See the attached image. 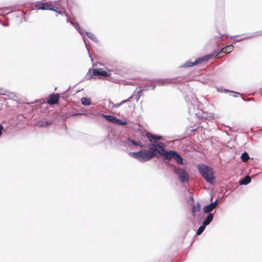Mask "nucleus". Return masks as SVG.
I'll use <instances>...</instances> for the list:
<instances>
[{
	"label": "nucleus",
	"mask_w": 262,
	"mask_h": 262,
	"mask_svg": "<svg viewBox=\"0 0 262 262\" xmlns=\"http://www.w3.org/2000/svg\"><path fill=\"white\" fill-rule=\"evenodd\" d=\"M128 122L129 121L127 119H121L116 117L114 123L117 125L122 126L127 124Z\"/></svg>",
	"instance_id": "obj_19"
},
{
	"label": "nucleus",
	"mask_w": 262,
	"mask_h": 262,
	"mask_svg": "<svg viewBox=\"0 0 262 262\" xmlns=\"http://www.w3.org/2000/svg\"><path fill=\"white\" fill-rule=\"evenodd\" d=\"M85 113V115H84V116H88V114L85 113Z\"/></svg>",
	"instance_id": "obj_51"
},
{
	"label": "nucleus",
	"mask_w": 262,
	"mask_h": 262,
	"mask_svg": "<svg viewBox=\"0 0 262 262\" xmlns=\"http://www.w3.org/2000/svg\"><path fill=\"white\" fill-rule=\"evenodd\" d=\"M216 89V91L219 93H231L236 94L237 95H242L241 93H240L239 92H235L233 90H229L228 89H224L222 87H220V88L217 87Z\"/></svg>",
	"instance_id": "obj_18"
},
{
	"label": "nucleus",
	"mask_w": 262,
	"mask_h": 262,
	"mask_svg": "<svg viewBox=\"0 0 262 262\" xmlns=\"http://www.w3.org/2000/svg\"><path fill=\"white\" fill-rule=\"evenodd\" d=\"M184 82L185 79L183 78H180V79H178L175 82L177 83H183Z\"/></svg>",
	"instance_id": "obj_38"
},
{
	"label": "nucleus",
	"mask_w": 262,
	"mask_h": 262,
	"mask_svg": "<svg viewBox=\"0 0 262 262\" xmlns=\"http://www.w3.org/2000/svg\"><path fill=\"white\" fill-rule=\"evenodd\" d=\"M215 53L217 54V56L220 55V54L221 53L227 54L226 46L222 47L221 48H217L216 50L215 51Z\"/></svg>",
	"instance_id": "obj_28"
},
{
	"label": "nucleus",
	"mask_w": 262,
	"mask_h": 262,
	"mask_svg": "<svg viewBox=\"0 0 262 262\" xmlns=\"http://www.w3.org/2000/svg\"><path fill=\"white\" fill-rule=\"evenodd\" d=\"M201 209V204L198 202L196 204L192 206L191 207V212L192 214H194L195 212H197L200 211Z\"/></svg>",
	"instance_id": "obj_24"
},
{
	"label": "nucleus",
	"mask_w": 262,
	"mask_h": 262,
	"mask_svg": "<svg viewBox=\"0 0 262 262\" xmlns=\"http://www.w3.org/2000/svg\"><path fill=\"white\" fill-rule=\"evenodd\" d=\"M227 54L231 53L234 50V46L232 44L228 45L226 46Z\"/></svg>",
	"instance_id": "obj_33"
},
{
	"label": "nucleus",
	"mask_w": 262,
	"mask_h": 262,
	"mask_svg": "<svg viewBox=\"0 0 262 262\" xmlns=\"http://www.w3.org/2000/svg\"><path fill=\"white\" fill-rule=\"evenodd\" d=\"M233 96L234 97H237V95H233Z\"/></svg>",
	"instance_id": "obj_53"
},
{
	"label": "nucleus",
	"mask_w": 262,
	"mask_h": 262,
	"mask_svg": "<svg viewBox=\"0 0 262 262\" xmlns=\"http://www.w3.org/2000/svg\"><path fill=\"white\" fill-rule=\"evenodd\" d=\"M1 24L3 26H5V27H8L9 26L8 23H4V24L1 23Z\"/></svg>",
	"instance_id": "obj_47"
},
{
	"label": "nucleus",
	"mask_w": 262,
	"mask_h": 262,
	"mask_svg": "<svg viewBox=\"0 0 262 262\" xmlns=\"http://www.w3.org/2000/svg\"><path fill=\"white\" fill-rule=\"evenodd\" d=\"M71 89V87L69 86L68 89L64 92V93H67L70 89Z\"/></svg>",
	"instance_id": "obj_49"
},
{
	"label": "nucleus",
	"mask_w": 262,
	"mask_h": 262,
	"mask_svg": "<svg viewBox=\"0 0 262 262\" xmlns=\"http://www.w3.org/2000/svg\"><path fill=\"white\" fill-rule=\"evenodd\" d=\"M52 4L50 2H43L42 1L37 2L35 4V8L37 10H50Z\"/></svg>",
	"instance_id": "obj_9"
},
{
	"label": "nucleus",
	"mask_w": 262,
	"mask_h": 262,
	"mask_svg": "<svg viewBox=\"0 0 262 262\" xmlns=\"http://www.w3.org/2000/svg\"><path fill=\"white\" fill-rule=\"evenodd\" d=\"M57 116L55 117H50L48 120L42 119L36 121L35 123V125L40 127H48L51 125L54 120L56 119Z\"/></svg>",
	"instance_id": "obj_8"
},
{
	"label": "nucleus",
	"mask_w": 262,
	"mask_h": 262,
	"mask_svg": "<svg viewBox=\"0 0 262 262\" xmlns=\"http://www.w3.org/2000/svg\"><path fill=\"white\" fill-rule=\"evenodd\" d=\"M172 158L174 159L178 163L181 165H186L187 164V161H185L182 156L176 151H174V154Z\"/></svg>",
	"instance_id": "obj_14"
},
{
	"label": "nucleus",
	"mask_w": 262,
	"mask_h": 262,
	"mask_svg": "<svg viewBox=\"0 0 262 262\" xmlns=\"http://www.w3.org/2000/svg\"><path fill=\"white\" fill-rule=\"evenodd\" d=\"M248 38H249V36H246V37H243V38H241L236 39H235L234 40V41L233 43H235L236 42H239V41H241L242 40H244L248 39Z\"/></svg>",
	"instance_id": "obj_36"
},
{
	"label": "nucleus",
	"mask_w": 262,
	"mask_h": 262,
	"mask_svg": "<svg viewBox=\"0 0 262 262\" xmlns=\"http://www.w3.org/2000/svg\"><path fill=\"white\" fill-rule=\"evenodd\" d=\"M85 34L91 39H92L93 41L98 42L99 40L98 38L95 36V35L90 32H85Z\"/></svg>",
	"instance_id": "obj_25"
},
{
	"label": "nucleus",
	"mask_w": 262,
	"mask_h": 262,
	"mask_svg": "<svg viewBox=\"0 0 262 262\" xmlns=\"http://www.w3.org/2000/svg\"><path fill=\"white\" fill-rule=\"evenodd\" d=\"M237 36H238L237 35H235V36H231L230 37L232 38V37H237Z\"/></svg>",
	"instance_id": "obj_52"
},
{
	"label": "nucleus",
	"mask_w": 262,
	"mask_h": 262,
	"mask_svg": "<svg viewBox=\"0 0 262 262\" xmlns=\"http://www.w3.org/2000/svg\"><path fill=\"white\" fill-rule=\"evenodd\" d=\"M59 94L53 93L49 95L48 103L49 104H58L59 101Z\"/></svg>",
	"instance_id": "obj_11"
},
{
	"label": "nucleus",
	"mask_w": 262,
	"mask_h": 262,
	"mask_svg": "<svg viewBox=\"0 0 262 262\" xmlns=\"http://www.w3.org/2000/svg\"><path fill=\"white\" fill-rule=\"evenodd\" d=\"M219 202V199H216L214 201L205 205L203 208V211L204 213H210L212 209L217 205Z\"/></svg>",
	"instance_id": "obj_10"
},
{
	"label": "nucleus",
	"mask_w": 262,
	"mask_h": 262,
	"mask_svg": "<svg viewBox=\"0 0 262 262\" xmlns=\"http://www.w3.org/2000/svg\"><path fill=\"white\" fill-rule=\"evenodd\" d=\"M77 31L82 36V39L84 42L85 48H86V49H88L87 43L86 41V38L84 35V34H85V32H86V31H85V30L84 29H83L81 27L79 28V29L77 30Z\"/></svg>",
	"instance_id": "obj_23"
},
{
	"label": "nucleus",
	"mask_w": 262,
	"mask_h": 262,
	"mask_svg": "<svg viewBox=\"0 0 262 262\" xmlns=\"http://www.w3.org/2000/svg\"><path fill=\"white\" fill-rule=\"evenodd\" d=\"M135 93V91L134 92V93L133 94V95H132L130 96H129L127 99H125V100H123L124 101H125V103L127 102H129L130 101L131 99L133 98L134 97V93Z\"/></svg>",
	"instance_id": "obj_39"
},
{
	"label": "nucleus",
	"mask_w": 262,
	"mask_h": 262,
	"mask_svg": "<svg viewBox=\"0 0 262 262\" xmlns=\"http://www.w3.org/2000/svg\"><path fill=\"white\" fill-rule=\"evenodd\" d=\"M143 92L144 91L143 90H142V89H140V90H139L137 92V94L135 96V98H136L137 101H138L139 98H140V97L143 95Z\"/></svg>",
	"instance_id": "obj_31"
},
{
	"label": "nucleus",
	"mask_w": 262,
	"mask_h": 262,
	"mask_svg": "<svg viewBox=\"0 0 262 262\" xmlns=\"http://www.w3.org/2000/svg\"><path fill=\"white\" fill-rule=\"evenodd\" d=\"M212 54H209L196 58L195 60H194L195 65H199L202 63V62L208 61L212 57Z\"/></svg>",
	"instance_id": "obj_13"
},
{
	"label": "nucleus",
	"mask_w": 262,
	"mask_h": 262,
	"mask_svg": "<svg viewBox=\"0 0 262 262\" xmlns=\"http://www.w3.org/2000/svg\"><path fill=\"white\" fill-rule=\"evenodd\" d=\"M163 139V136L160 135H155L154 140H161Z\"/></svg>",
	"instance_id": "obj_40"
},
{
	"label": "nucleus",
	"mask_w": 262,
	"mask_h": 262,
	"mask_svg": "<svg viewBox=\"0 0 262 262\" xmlns=\"http://www.w3.org/2000/svg\"><path fill=\"white\" fill-rule=\"evenodd\" d=\"M195 65V61H191L190 60H187L183 64L180 66V68H190L192 67Z\"/></svg>",
	"instance_id": "obj_22"
},
{
	"label": "nucleus",
	"mask_w": 262,
	"mask_h": 262,
	"mask_svg": "<svg viewBox=\"0 0 262 262\" xmlns=\"http://www.w3.org/2000/svg\"><path fill=\"white\" fill-rule=\"evenodd\" d=\"M251 182V179L249 176L247 175L239 180L238 184L240 185H247L249 184Z\"/></svg>",
	"instance_id": "obj_17"
},
{
	"label": "nucleus",
	"mask_w": 262,
	"mask_h": 262,
	"mask_svg": "<svg viewBox=\"0 0 262 262\" xmlns=\"http://www.w3.org/2000/svg\"><path fill=\"white\" fill-rule=\"evenodd\" d=\"M6 95V94L5 93H4L3 92H2L1 90H0V95Z\"/></svg>",
	"instance_id": "obj_50"
},
{
	"label": "nucleus",
	"mask_w": 262,
	"mask_h": 262,
	"mask_svg": "<svg viewBox=\"0 0 262 262\" xmlns=\"http://www.w3.org/2000/svg\"><path fill=\"white\" fill-rule=\"evenodd\" d=\"M262 35V30L258 31L252 33V34L249 36V38L253 37H256Z\"/></svg>",
	"instance_id": "obj_30"
},
{
	"label": "nucleus",
	"mask_w": 262,
	"mask_h": 262,
	"mask_svg": "<svg viewBox=\"0 0 262 262\" xmlns=\"http://www.w3.org/2000/svg\"><path fill=\"white\" fill-rule=\"evenodd\" d=\"M50 10L55 12L61 15H64L67 17V16H68V14L66 13L64 9H61L59 8L58 7H56L53 5L51 6Z\"/></svg>",
	"instance_id": "obj_16"
},
{
	"label": "nucleus",
	"mask_w": 262,
	"mask_h": 262,
	"mask_svg": "<svg viewBox=\"0 0 262 262\" xmlns=\"http://www.w3.org/2000/svg\"><path fill=\"white\" fill-rule=\"evenodd\" d=\"M87 49L88 52L89 56V57L91 58V61H93V58H92V55L91 54V53H90V51H89V48H88V49Z\"/></svg>",
	"instance_id": "obj_44"
},
{
	"label": "nucleus",
	"mask_w": 262,
	"mask_h": 262,
	"mask_svg": "<svg viewBox=\"0 0 262 262\" xmlns=\"http://www.w3.org/2000/svg\"><path fill=\"white\" fill-rule=\"evenodd\" d=\"M197 169L199 172L207 183L212 185H214L215 171L212 167L204 163H200L197 165Z\"/></svg>",
	"instance_id": "obj_2"
},
{
	"label": "nucleus",
	"mask_w": 262,
	"mask_h": 262,
	"mask_svg": "<svg viewBox=\"0 0 262 262\" xmlns=\"http://www.w3.org/2000/svg\"><path fill=\"white\" fill-rule=\"evenodd\" d=\"M216 28L220 36H216L215 38L224 39V37H227L226 34V26L224 18L222 17L219 19L216 20Z\"/></svg>",
	"instance_id": "obj_7"
},
{
	"label": "nucleus",
	"mask_w": 262,
	"mask_h": 262,
	"mask_svg": "<svg viewBox=\"0 0 262 262\" xmlns=\"http://www.w3.org/2000/svg\"><path fill=\"white\" fill-rule=\"evenodd\" d=\"M139 88L142 89V90H143L144 92L147 91L149 89V85L148 84H145L143 85L139 86Z\"/></svg>",
	"instance_id": "obj_34"
},
{
	"label": "nucleus",
	"mask_w": 262,
	"mask_h": 262,
	"mask_svg": "<svg viewBox=\"0 0 262 262\" xmlns=\"http://www.w3.org/2000/svg\"><path fill=\"white\" fill-rule=\"evenodd\" d=\"M85 115V113H72L71 114H69V113H67L66 114V116H67V117H69L71 116H80V115Z\"/></svg>",
	"instance_id": "obj_32"
},
{
	"label": "nucleus",
	"mask_w": 262,
	"mask_h": 262,
	"mask_svg": "<svg viewBox=\"0 0 262 262\" xmlns=\"http://www.w3.org/2000/svg\"><path fill=\"white\" fill-rule=\"evenodd\" d=\"M4 129V127L2 124H0V137L2 135V130Z\"/></svg>",
	"instance_id": "obj_45"
},
{
	"label": "nucleus",
	"mask_w": 262,
	"mask_h": 262,
	"mask_svg": "<svg viewBox=\"0 0 262 262\" xmlns=\"http://www.w3.org/2000/svg\"><path fill=\"white\" fill-rule=\"evenodd\" d=\"M117 140L122 144V145L126 148H132L139 146L141 148L147 147V144H144L140 140L135 141L129 136L119 135L117 136Z\"/></svg>",
	"instance_id": "obj_3"
},
{
	"label": "nucleus",
	"mask_w": 262,
	"mask_h": 262,
	"mask_svg": "<svg viewBox=\"0 0 262 262\" xmlns=\"http://www.w3.org/2000/svg\"><path fill=\"white\" fill-rule=\"evenodd\" d=\"M154 135L151 134H147V137L148 139H149L150 143H152L150 139L154 140Z\"/></svg>",
	"instance_id": "obj_37"
},
{
	"label": "nucleus",
	"mask_w": 262,
	"mask_h": 262,
	"mask_svg": "<svg viewBox=\"0 0 262 262\" xmlns=\"http://www.w3.org/2000/svg\"><path fill=\"white\" fill-rule=\"evenodd\" d=\"M173 171L177 175L181 184H185L189 182V175L186 171L185 167H176L173 168Z\"/></svg>",
	"instance_id": "obj_6"
},
{
	"label": "nucleus",
	"mask_w": 262,
	"mask_h": 262,
	"mask_svg": "<svg viewBox=\"0 0 262 262\" xmlns=\"http://www.w3.org/2000/svg\"><path fill=\"white\" fill-rule=\"evenodd\" d=\"M203 217V215L202 214L199 213V214H198V220H199V221H200L202 220Z\"/></svg>",
	"instance_id": "obj_42"
},
{
	"label": "nucleus",
	"mask_w": 262,
	"mask_h": 262,
	"mask_svg": "<svg viewBox=\"0 0 262 262\" xmlns=\"http://www.w3.org/2000/svg\"><path fill=\"white\" fill-rule=\"evenodd\" d=\"M228 127L229 128V129H231V128L230 127H229V126H228Z\"/></svg>",
	"instance_id": "obj_54"
},
{
	"label": "nucleus",
	"mask_w": 262,
	"mask_h": 262,
	"mask_svg": "<svg viewBox=\"0 0 262 262\" xmlns=\"http://www.w3.org/2000/svg\"><path fill=\"white\" fill-rule=\"evenodd\" d=\"M124 103H125V101L124 100H122V101H121L119 103H117L114 104L113 107L118 108L119 106H120L121 105H122Z\"/></svg>",
	"instance_id": "obj_35"
},
{
	"label": "nucleus",
	"mask_w": 262,
	"mask_h": 262,
	"mask_svg": "<svg viewBox=\"0 0 262 262\" xmlns=\"http://www.w3.org/2000/svg\"><path fill=\"white\" fill-rule=\"evenodd\" d=\"M250 157L248 154V153L246 151H244L241 154V159L242 161L244 162H246L250 159Z\"/></svg>",
	"instance_id": "obj_27"
},
{
	"label": "nucleus",
	"mask_w": 262,
	"mask_h": 262,
	"mask_svg": "<svg viewBox=\"0 0 262 262\" xmlns=\"http://www.w3.org/2000/svg\"><path fill=\"white\" fill-rule=\"evenodd\" d=\"M149 88H151L152 90H154L155 89L156 85L155 83H151L150 84H149Z\"/></svg>",
	"instance_id": "obj_41"
},
{
	"label": "nucleus",
	"mask_w": 262,
	"mask_h": 262,
	"mask_svg": "<svg viewBox=\"0 0 262 262\" xmlns=\"http://www.w3.org/2000/svg\"><path fill=\"white\" fill-rule=\"evenodd\" d=\"M81 104L84 106H89L91 104V99L90 97H83L80 99Z\"/></svg>",
	"instance_id": "obj_20"
},
{
	"label": "nucleus",
	"mask_w": 262,
	"mask_h": 262,
	"mask_svg": "<svg viewBox=\"0 0 262 262\" xmlns=\"http://www.w3.org/2000/svg\"><path fill=\"white\" fill-rule=\"evenodd\" d=\"M67 22L70 23V24L72 25L76 30H78L80 27L79 23L77 21H73L70 20L68 16H67Z\"/></svg>",
	"instance_id": "obj_26"
},
{
	"label": "nucleus",
	"mask_w": 262,
	"mask_h": 262,
	"mask_svg": "<svg viewBox=\"0 0 262 262\" xmlns=\"http://www.w3.org/2000/svg\"><path fill=\"white\" fill-rule=\"evenodd\" d=\"M101 116L105 118L106 120H107L108 122H111L114 123L116 116L112 115H105L104 114H101Z\"/></svg>",
	"instance_id": "obj_21"
},
{
	"label": "nucleus",
	"mask_w": 262,
	"mask_h": 262,
	"mask_svg": "<svg viewBox=\"0 0 262 262\" xmlns=\"http://www.w3.org/2000/svg\"><path fill=\"white\" fill-rule=\"evenodd\" d=\"M155 143H149L147 147L148 149H141L137 152H129L128 155L141 163H144L156 157Z\"/></svg>",
	"instance_id": "obj_1"
},
{
	"label": "nucleus",
	"mask_w": 262,
	"mask_h": 262,
	"mask_svg": "<svg viewBox=\"0 0 262 262\" xmlns=\"http://www.w3.org/2000/svg\"><path fill=\"white\" fill-rule=\"evenodd\" d=\"M261 97H262V92H261Z\"/></svg>",
	"instance_id": "obj_55"
},
{
	"label": "nucleus",
	"mask_w": 262,
	"mask_h": 262,
	"mask_svg": "<svg viewBox=\"0 0 262 262\" xmlns=\"http://www.w3.org/2000/svg\"><path fill=\"white\" fill-rule=\"evenodd\" d=\"M215 211L212 213H208V215L205 217V219L202 221V224L205 226L206 227L208 226L213 221L214 214L215 213Z\"/></svg>",
	"instance_id": "obj_15"
},
{
	"label": "nucleus",
	"mask_w": 262,
	"mask_h": 262,
	"mask_svg": "<svg viewBox=\"0 0 262 262\" xmlns=\"http://www.w3.org/2000/svg\"><path fill=\"white\" fill-rule=\"evenodd\" d=\"M242 99L244 100V101H250L252 99V98H245V97H242Z\"/></svg>",
	"instance_id": "obj_46"
},
{
	"label": "nucleus",
	"mask_w": 262,
	"mask_h": 262,
	"mask_svg": "<svg viewBox=\"0 0 262 262\" xmlns=\"http://www.w3.org/2000/svg\"><path fill=\"white\" fill-rule=\"evenodd\" d=\"M206 227L205 226L202 224V225H201L198 229V230L196 232V233H195V235H197V236L200 235L204 232Z\"/></svg>",
	"instance_id": "obj_29"
},
{
	"label": "nucleus",
	"mask_w": 262,
	"mask_h": 262,
	"mask_svg": "<svg viewBox=\"0 0 262 262\" xmlns=\"http://www.w3.org/2000/svg\"><path fill=\"white\" fill-rule=\"evenodd\" d=\"M111 70L108 69L103 68H90L87 73L86 79L91 80L95 76H102L105 78H109L111 76Z\"/></svg>",
	"instance_id": "obj_5"
},
{
	"label": "nucleus",
	"mask_w": 262,
	"mask_h": 262,
	"mask_svg": "<svg viewBox=\"0 0 262 262\" xmlns=\"http://www.w3.org/2000/svg\"><path fill=\"white\" fill-rule=\"evenodd\" d=\"M15 11H16V10L15 7L14 6L0 8V14L2 15H7L12 12H14Z\"/></svg>",
	"instance_id": "obj_12"
},
{
	"label": "nucleus",
	"mask_w": 262,
	"mask_h": 262,
	"mask_svg": "<svg viewBox=\"0 0 262 262\" xmlns=\"http://www.w3.org/2000/svg\"><path fill=\"white\" fill-rule=\"evenodd\" d=\"M190 200L191 201H194V199H193V196L191 195V196H190Z\"/></svg>",
	"instance_id": "obj_48"
},
{
	"label": "nucleus",
	"mask_w": 262,
	"mask_h": 262,
	"mask_svg": "<svg viewBox=\"0 0 262 262\" xmlns=\"http://www.w3.org/2000/svg\"><path fill=\"white\" fill-rule=\"evenodd\" d=\"M155 147L156 156L158 155L165 160H170L173 158L175 151L170 149L166 150L164 143L157 142L155 143Z\"/></svg>",
	"instance_id": "obj_4"
},
{
	"label": "nucleus",
	"mask_w": 262,
	"mask_h": 262,
	"mask_svg": "<svg viewBox=\"0 0 262 262\" xmlns=\"http://www.w3.org/2000/svg\"><path fill=\"white\" fill-rule=\"evenodd\" d=\"M17 12H19V14H16V16H17V17H18V16H19V15H23V16H24V12L23 11H17Z\"/></svg>",
	"instance_id": "obj_43"
}]
</instances>
